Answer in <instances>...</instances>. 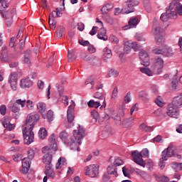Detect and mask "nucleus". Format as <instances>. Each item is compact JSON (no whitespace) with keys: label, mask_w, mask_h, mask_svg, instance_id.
<instances>
[{"label":"nucleus","mask_w":182,"mask_h":182,"mask_svg":"<svg viewBox=\"0 0 182 182\" xmlns=\"http://www.w3.org/2000/svg\"><path fill=\"white\" fill-rule=\"evenodd\" d=\"M152 70L155 75H160L163 72V68H164V60L160 57L154 58V62L151 65Z\"/></svg>","instance_id":"obj_4"},{"label":"nucleus","mask_w":182,"mask_h":182,"mask_svg":"<svg viewBox=\"0 0 182 182\" xmlns=\"http://www.w3.org/2000/svg\"><path fill=\"white\" fill-rule=\"evenodd\" d=\"M173 55H174V53L173 52L171 47L168 46H164V53L162 56L165 58H171Z\"/></svg>","instance_id":"obj_20"},{"label":"nucleus","mask_w":182,"mask_h":182,"mask_svg":"<svg viewBox=\"0 0 182 182\" xmlns=\"http://www.w3.org/2000/svg\"><path fill=\"white\" fill-rule=\"evenodd\" d=\"M95 99H98V101L102 102V105L101 107H106V99L105 98V96H103V94L100 92H96L94 95Z\"/></svg>","instance_id":"obj_26"},{"label":"nucleus","mask_w":182,"mask_h":182,"mask_svg":"<svg viewBox=\"0 0 182 182\" xmlns=\"http://www.w3.org/2000/svg\"><path fill=\"white\" fill-rule=\"evenodd\" d=\"M73 110V106L70 105L68 107V109L67 111V117H68V120L69 123H72V122H73V120H75V116H73V114H72Z\"/></svg>","instance_id":"obj_28"},{"label":"nucleus","mask_w":182,"mask_h":182,"mask_svg":"<svg viewBox=\"0 0 182 182\" xmlns=\"http://www.w3.org/2000/svg\"><path fill=\"white\" fill-rule=\"evenodd\" d=\"M107 173L113 176L114 178L117 177V168L113 164L109 165L107 168Z\"/></svg>","instance_id":"obj_22"},{"label":"nucleus","mask_w":182,"mask_h":182,"mask_svg":"<svg viewBox=\"0 0 182 182\" xmlns=\"http://www.w3.org/2000/svg\"><path fill=\"white\" fill-rule=\"evenodd\" d=\"M31 53V50H28L24 53V63H27V65L31 63V59L29 58Z\"/></svg>","instance_id":"obj_42"},{"label":"nucleus","mask_w":182,"mask_h":182,"mask_svg":"<svg viewBox=\"0 0 182 182\" xmlns=\"http://www.w3.org/2000/svg\"><path fill=\"white\" fill-rule=\"evenodd\" d=\"M113 6L112 4H107L101 9V11L102 14H108L110 9H113Z\"/></svg>","instance_id":"obj_34"},{"label":"nucleus","mask_w":182,"mask_h":182,"mask_svg":"<svg viewBox=\"0 0 182 182\" xmlns=\"http://www.w3.org/2000/svg\"><path fill=\"white\" fill-rule=\"evenodd\" d=\"M155 103L159 107H163V106H164V103H163V101L161 100V97L160 96H158V97L155 100Z\"/></svg>","instance_id":"obj_58"},{"label":"nucleus","mask_w":182,"mask_h":182,"mask_svg":"<svg viewBox=\"0 0 182 182\" xmlns=\"http://www.w3.org/2000/svg\"><path fill=\"white\" fill-rule=\"evenodd\" d=\"M33 129L28 127H25L23 131V142L25 144H31L33 143L35 139V134Z\"/></svg>","instance_id":"obj_5"},{"label":"nucleus","mask_w":182,"mask_h":182,"mask_svg":"<svg viewBox=\"0 0 182 182\" xmlns=\"http://www.w3.org/2000/svg\"><path fill=\"white\" fill-rule=\"evenodd\" d=\"M115 167H119V166H123V160L120 157H115L113 164Z\"/></svg>","instance_id":"obj_46"},{"label":"nucleus","mask_w":182,"mask_h":182,"mask_svg":"<svg viewBox=\"0 0 182 182\" xmlns=\"http://www.w3.org/2000/svg\"><path fill=\"white\" fill-rule=\"evenodd\" d=\"M161 20L163 21V22H167L168 19H170L169 15L167 14V9L166 13H164L161 15Z\"/></svg>","instance_id":"obj_57"},{"label":"nucleus","mask_w":182,"mask_h":182,"mask_svg":"<svg viewBox=\"0 0 182 182\" xmlns=\"http://www.w3.org/2000/svg\"><path fill=\"white\" fill-rule=\"evenodd\" d=\"M155 41L159 44L164 43V36L163 34L155 36Z\"/></svg>","instance_id":"obj_52"},{"label":"nucleus","mask_w":182,"mask_h":182,"mask_svg":"<svg viewBox=\"0 0 182 182\" xmlns=\"http://www.w3.org/2000/svg\"><path fill=\"white\" fill-rule=\"evenodd\" d=\"M132 49H134V50H136L137 43L132 41H126L124 44V52L125 53H130Z\"/></svg>","instance_id":"obj_11"},{"label":"nucleus","mask_w":182,"mask_h":182,"mask_svg":"<svg viewBox=\"0 0 182 182\" xmlns=\"http://www.w3.org/2000/svg\"><path fill=\"white\" fill-rule=\"evenodd\" d=\"M63 103H64L65 106L69 105V97L66 95L62 97Z\"/></svg>","instance_id":"obj_61"},{"label":"nucleus","mask_w":182,"mask_h":182,"mask_svg":"<svg viewBox=\"0 0 182 182\" xmlns=\"http://www.w3.org/2000/svg\"><path fill=\"white\" fill-rule=\"evenodd\" d=\"M9 108L14 113L13 116L14 119H18V117H19V115L21 114V109L18 107V105H16V104H14V102L11 101L9 104Z\"/></svg>","instance_id":"obj_12"},{"label":"nucleus","mask_w":182,"mask_h":182,"mask_svg":"<svg viewBox=\"0 0 182 182\" xmlns=\"http://www.w3.org/2000/svg\"><path fill=\"white\" fill-rule=\"evenodd\" d=\"M129 26H125L124 27V31L127 29H130V28H136L139 25V18L137 17H132L129 22Z\"/></svg>","instance_id":"obj_15"},{"label":"nucleus","mask_w":182,"mask_h":182,"mask_svg":"<svg viewBox=\"0 0 182 182\" xmlns=\"http://www.w3.org/2000/svg\"><path fill=\"white\" fill-rule=\"evenodd\" d=\"M14 12H15L14 10H12L10 12H6L4 14V12H1V14L3 15V18H6V23L7 25V26H11V25H12V18H14V16L12 15V14H14Z\"/></svg>","instance_id":"obj_14"},{"label":"nucleus","mask_w":182,"mask_h":182,"mask_svg":"<svg viewBox=\"0 0 182 182\" xmlns=\"http://www.w3.org/2000/svg\"><path fill=\"white\" fill-rule=\"evenodd\" d=\"M174 150L176 149L173 145H170L166 149H164L162 151V160H168L170 157H174L176 156Z\"/></svg>","instance_id":"obj_8"},{"label":"nucleus","mask_w":182,"mask_h":182,"mask_svg":"<svg viewBox=\"0 0 182 182\" xmlns=\"http://www.w3.org/2000/svg\"><path fill=\"white\" fill-rule=\"evenodd\" d=\"M139 70L140 72H141V73H144L147 76H153V75H156V73H154V70H153L151 66V70L147 67H144V68H140Z\"/></svg>","instance_id":"obj_23"},{"label":"nucleus","mask_w":182,"mask_h":182,"mask_svg":"<svg viewBox=\"0 0 182 182\" xmlns=\"http://www.w3.org/2000/svg\"><path fill=\"white\" fill-rule=\"evenodd\" d=\"M57 151L58 144H56L55 134H53L49 138V146H44L42 149V151L44 154V156H43V163H44L46 166H52V157H53Z\"/></svg>","instance_id":"obj_2"},{"label":"nucleus","mask_w":182,"mask_h":182,"mask_svg":"<svg viewBox=\"0 0 182 182\" xmlns=\"http://www.w3.org/2000/svg\"><path fill=\"white\" fill-rule=\"evenodd\" d=\"M27 154V159H29L30 160H33V157H35V151L32 149H28Z\"/></svg>","instance_id":"obj_55"},{"label":"nucleus","mask_w":182,"mask_h":182,"mask_svg":"<svg viewBox=\"0 0 182 182\" xmlns=\"http://www.w3.org/2000/svg\"><path fill=\"white\" fill-rule=\"evenodd\" d=\"M98 39L101 41H107V36H106V28H101L97 35Z\"/></svg>","instance_id":"obj_25"},{"label":"nucleus","mask_w":182,"mask_h":182,"mask_svg":"<svg viewBox=\"0 0 182 182\" xmlns=\"http://www.w3.org/2000/svg\"><path fill=\"white\" fill-rule=\"evenodd\" d=\"M37 110L38 113L43 116V114L46 112V104L45 102H38L37 104Z\"/></svg>","instance_id":"obj_27"},{"label":"nucleus","mask_w":182,"mask_h":182,"mask_svg":"<svg viewBox=\"0 0 182 182\" xmlns=\"http://www.w3.org/2000/svg\"><path fill=\"white\" fill-rule=\"evenodd\" d=\"M0 113L3 116H5V114H6V106L5 105L0 106Z\"/></svg>","instance_id":"obj_62"},{"label":"nucleus","mask_w":182,"mask_h":182,"mask_svg":"<svg viewBox=\"0 0 182 182\" xmlns=\"http://www.w3.org/2000/svg\"><path fill=\"white\" fill-rule=\"evenodd\" d=\"M41 119V115L38 114V112H33L29 114L26 120V127L28 129H33L35 127V124L39 122Z\"/></svg>","instance_id":"obj_3"},{"label":"nucleus","mask_w":182,"mask_h":182,"mask_svg":"<svg viewBox=\"0 0 182 182\" xmlns=\"http://www.w3.org/2000/svg\"><path fill=\"white\" fill-rule=\"evenodd\" d=\"M65 164H67L66 159L65 158L60 157L58 159V162L56 164L55 168H60V167H62V166H65Z\"/></svg>","instance_id":"obj_41"},{"label":"nucleus","mask_w":182,"mask_h":182,"mask_svg":"<svg viewBox=\"0 0 182 182\" xmlns=\"http://www.w3.org/2000/svg\"><path fill=\"white\" fill-rule=\"evenodd\" d=\"M132 170H133V171L136 173V174H138V176H141V177H142V178H144V180H146V181H149L150 180V178H151L150 175H149L147 173H146V171L139 169L137 168H134Z\"/></svg>","instance_id":"obj_17"},{"label":"nucleus","mask_w":182,"mask_h":182,"mask_svg":"<svg viewBox=\"0 0 182 182\" xmlns=\"http://www.w3.org/2000/svg\"><path fill=\"white\" fill-rule=\"evenodd\" d=\"M110 173H104L102 176V182H112L114 176H110Z\"/></svg>","instance_id":"obj_37"},{"label":"nucleus","mask_w":182,"mask_h":182,"mask_svg":"<svg viewBox=\"0 0 182 182\" xmlns=\"http://www.w3.org/2000/svg\"><path fill=\"white\" fill-rule=\"evenodd\" d=\"M132 156L136 164H138L144 168L146 167V163H144V161L143 160V154H141V153L139 152L137 150L133 151L132 152Z\"/></svg>","instance_id":"obj_6"},{"label":"nucleus","mask_w":182,"mask_h":182,"mask_svg":"<svg viewBox=\"0 0 182 182\" xmlns=\"http://www.w3.org/2000/svg\"><path fill=\"white\" fill-rule=\"evenodd\" d=\"M103 56L107 59H110L112 58V50L107 47L105 48L103 50Z\"/></svg>","instance_id":"obj_40"},{"label":"nucleus","mask_w":182,"mask_h":182,"mask_svg":"<svg viewBox=\"0 0 182 182\" xmlns=\"http://www.w3.org/2000/svg\"><path fill=\"white\" fill-rule=\"evenodd\" d=\"M0 59L1 62H4V63H9V62H11V58H9V55L6 51H4L1 53Z\"/></svg>","instance_id":"obj_29"},{"label":"nucleus","mask_w":182,"mask_h":182,"mask_svg":"<svg viewBox=\"0 0 182 182\" xmlns=\"http://www.w3.org/2000/svg\"><path fill=\"white\" fill-rule=\"evenodd\" d=\"M91 116L94 119L95 122H97V119H99V112L94 109L91 112Z\"/></svg>","instance_id":"obj_59"},{"label":"nucleus","mask_w":182,"mask_h":182,"mask_svg":"<svg viewBox=\"0 0 182 182\" xmlns=\"http://www.w3.org/2000/svg\"><path fill=\"white\" fill-rule=\"evenodd\" d=\"M170 6H171V3L170 4L168 9H167V14L169 15V19H176V18H177V13L176 12L177 9H172Z\"/></svg>","instance_id":"obj_24"},{"label":"nucleus","mask_w":182,"mask_h":182,"mask_svg":"<svg viewBox=\"0 0 182 182\" xmlns=\"http://www.w3.org/2000/svg\"><path fill=\"white\" fill-rule=\"evenodd\" d=\"M118 93L119 90H117V87H115L112 91L111 100H116Z\"/></svg>","instance_id":"obj_54"},{"label":"nucleus","mask_w":182,"mask_h":182,"mask_svg":"<svg viewBox=\"0 0 182 182\" xmlns=\"http://www.w3.org/2000/svg\"><path fill=\"white\" fill-rule=\"evenodd\" d=\"M68 62H73L76 58V53L73 50H68Z\"/></svg>","instance_id":"obj_31"},{"label":"nucleus","mask_w":182,"mask_h":182,"mask_svg":"<svg viewBox=\"0 0 182 182\" xmlns=\"http://www.w3.org/2000/svg\"><path fill=\"white\" fill-rule=\"evenodd\" d=\"M11 86V90L16 92L18 90V81L9 82Z\"/></svg>","instance_id":"obj_53"},{"label":"nucleus","mask_w":182,"mask_h":182,"mask_svg":"<svg viewBox=\"0 0 182 182\" xmlns=\"http://www.w3.org/2000/svg\"><path fill=\"white\" fill-rule=\"evenodd\" d=\"M1 123L4 127H8L9 124H11V119L9 118V117H4L1 119Z\"/></svg>","instance_id":"obj_47"},{"label":"nucleus","mask_w":182,"mask_h":182,"mask_svg":"<svg viewBox=\"0 0 182 182\" xmlns=\"http://www.w3.org/2000/svg\"><path fill=\"white\" fill-rule=\"evenodd\" d=\"M172 103L176 106V107L179 109L180 107H182V93L173 97Z\"/></svg>","instance_id":"obj_21"},{"label":"nucleus","mask_w":182,"mask_h":182,"mask_svg":"<svg viewBox=\"0 0 182 182\" xmlns=\"http://www.w3.org/2000/svg\"><path fill=\"white\" fill-rule=\"evenodd\" d=\"M14 105H16V106H18V105H19L21 106V107H25V103H26V100L23 99V100H16L15 102H14Z\"/></svg>","instance_id":"obj_51"},{"label":"nucleus","mask_w":182,"mask_h":182,"mask_svg":"<svg viewBox=\"0 0 182 182\" xmlns=\"http://www.w3.org/2000/svg\"><path fill=\"white\" fill-rule=\"evenodd\" d=\"M49 26L51 29L55 31V29L56 28V21L53 20L50 21V19H49Z\"/></svg>","instance_id":"obj_60"},{"label":"nucleus","mask_w":182,"mask_h":182,"mask_svg":"<svg viewBox=\"0 0 182 182\" xmlns=\"http://www.w3.org/2000/svg\"><path fill=\"white\" fill-rule=\"evenodd\" d=\"M172 168H174L176 171H181L182 170V163L173 162L172 165Z\"/></svg>","instance_id":"obj_49"},{"label":"nucleus","mask_w":182,"mask_h":182,"mask_svg":"<svg viewBox=\"0 0 182 182\" xmlns=\"http://www.w3.org/2000/svg\"><path fill=\"white\" fill-rule=\"evenodd\" d=\"M48 136V132L46 131V129L45 128H41L38 131V137L39 139H45Z\"/></svg>","instance_id":"obj_38"},{"label":"nucleus","mask_w":182,"mask_h":182,"mask_svg":"<svg viewBox=\"0 0 182 182\" xmlns=\"http://www.w3.org/2000/svg\"><path fill=\"white\" fill-rule=\"evenodd\" d=\"M45 173L48 178H55V171L53 170V165L52 166H46V171Z\"/></svg>","instance_id":"obj_19"},{"label":"nucleus","mask_w":182,"mask_h":182,"mask_svg":"<svg viewBox=\"0 0 182 182\" xmlns=\"http://www.w3.org/2000/svg\"><path fill=\"white\" fill-rule=\"evenodd\" d=\"M170 8L172 9L176 8L179 15L182 16V4L177 0H173L171 3Z\"/></svg>","instance_id":"obj_16"},{"label":"nucleus","mask_w":182,"mask_h":182,"mask_svg":"<svg viewBox=\"0 0 182 182\" xmlns=\"http://www.w3.org/2000/svg\"><path fill=\"white\" fill-rule=\"evenodd\" d=\"M164 50V46H163L162 47H155L152 50V52L154 55H161V56H163Z\"/></svg>","instance_id":"obj_35"},{"label":"nucleus","mask_w":182,"mask_h":182,"mask_svg":"<svg viewBox=\"0 0 182 182\" xmlns=\"http://www.w3.org/2000/svg\"><path fill=\"white\" fill-rule=\"evenodd\" d=\"M88 51L90 52V53H95L96 52V48H95V46H93V45H89L88 46Z\"/></svg>","instance_id":"obj_64"},{"label":"nucleus","mask_w":182,"mask_h":182,"mask_svg":"<svg viewBox=\"0 0 182 182\" xmlns=\"http://www.w3.org/2000/svg\"><path fill=\"white\" fill-rule=\"evenodd\" d=\"M152 33L154 36L163 35V28L160 26H155L152 30Z\"/></svg>","instance_id":"obj_30"},{"label":"nucleus","mask_w":182,"mask_h":182,"mask_svg":"<svg viewBox=\"0 0 182 182\" xmlns=\"http://www.w3.org/2000/svg\"><path fill=\"white\" fill-rule=\"evenodd\" d=\"M119 76V72L114 69H110L108 71V77H117Z\"/></svg>","instance_id":"obj_45"},{"label":"nucleus","mask_w":182,"mask_h":182,"mask_svg":"<svg viewBox=\"0 0 182 182\" xmlns=\"http://www.w3.org/2000/svg\"><path fill=\"white\" fill-rule=\"evenodd\" d=\"M32 85H33V82L29 78L23 79L20 82V87L21 89L31 87Z\"/></svg>","instance_id":"obj_18"},{"label":"nucleus","mask_w":182,"mask_h":182,"mask_svg":"<svg viewBox=\"0 0 182 182\" xmlns=\"http://www.w3.org/2000/svg\"><path fill=\"white\" fill-rule=\"evenodd\" d=\"M86 131L84 128H80L78 131L74 130V134L73 136L69 137V133L66 131H63L60 133V138L64 144L70 147L71 150H77L80 151L79 145L82 144V139L85 137Z\"/></svg>","instance_id":"obj_1"},{"label":"nucleus","mask_w":182,"mask_h":182,"mask_svg":"<svg viewBox=\"0 0 182 182\" xmlns=\"http://www.w3.org/2000/svg\"><path fill=\"white\" fill-rule=\"evenodd\" d=\"M64 32H65V28H63V26H58L55 32L56 38H58V39H60V38L63 36Z\"/></svg>","instance_id":"obj_33"},{"label":"nucleus","mask_w":182,"mask_h":182,"mask_svg":"<svg viewBox=\"0 0 182 182\" xmlns=\"http://www.w3.org/2000/svg\"><path fill=\"white\" fill-rule=\"evenodd\" d=\"M139 99H140V100H142L143 102H148L149 95H147V92L144 91H141L139 93Z\"/></svg>","instance_id":"obj_36"},{"label":"nucleus","mask_w":182,"mask_h":182,"mask_svg":"<svg viewBox=\"0 0 182 182\" xmlns=\"http://www.w3.org/2000/svg\"><path fill=\"white\" fill-rule=\"evenodd\" d=\"M134 118L133 117H130V118H127L125 119L122 121V124H124L125 126H127V127H129V126L134 123Z\"/></svg>","instance_id":"obj_43"},{"label":"nucleus","mask_w":182,"mask_h":182,"mask_svg":"<svg viewBox=\"0 0 182 182\" xmlns=\"http://www.w3.org/2000/svg\"><path fill=\"white\" fill-rule=\"evenodd\" d=\"M79 43L82 46H89L90 45V43H89L88 41H83V40H80Z\"/></svg>","instance_id":"obj_63"},{"label":"nucleus","mask_w":182,"mask_h":182,"mask_svg":"<svg viewBox=\"0 0 182 182\" xmlns=\"http://www.w3.org/2000/svg\"><path fill=\"white\" fill-rule=\"evenodd\" d=\"M139 129L141 130H143L144 132H153L154 130L153 127L147 126L144 123H142L141 124L139 125Z\"/></svg>","instance_id":"obj_39"},{"label":"nucleus","mask_w":182,"mask_h":182,"mask_svg":"<svg viewBox=\"0 0 182 182\" xmlns=\"http://www.w3.org/2000/svg\"><path fill=\"white\" fill-rule=\"evenodd\" d=\"M139 59L141 60V65H144V66H147L150 65V61L149 58V54L147 52L144 50H141L139 52Z\"/></svg>","instance_id":"obj_13"},{"label":"nucleus","mask_w":182,"mask_h":182,"mask_svg":"<svg viewBox=\"0 0 182 182\" xmlns=\"http://www.w3.org/2000/svg\"><path fill=\"white\" fill-rule=\"evenodd\" d=\"M86 176H89L90 177L95 178L97 177L99 174V168L95 164L90 165L86 167Z\"/></svg>","instance_id":"obj_10"},{"label":"nucleus","mask_w":182,"mask_h":182,"mask_svg":"<svg viewBox=\"0 0 182 182\" xmlns=\"http://www.w3.org/2000/svg\"><path fill=\"white\" fill-rule=\"evenodd\" d=\"M42 116L43 119H47L48 122L53 121V111L52 110H48L46 114L44 113Z\"/></svg>","instance_id":"obj_32"},{"label":"nucleus","mask_w":182,"mask_h":182,"mask_svg":"<svg viewBox=\"0 0 182 182\" xmlns=\"http://www.w3.org/2000/svg\"><path fill=\"white\" fill-rule=\"evenodd\" d=\"M85 85H90L91 89H93V86H95V78L93 77H89L85 81Z\"/></svg>","instance_id":"obj_50"},{"label":"nucleus","mask_w":182,"mask_h":182,"mask_svg":"<svg viewBox=\"0 0 182 182\" xmlns=\"http://www.w3.org/2000/svg\"><path fill=\"white\" fill-rule=\"evenodd\" d=\"M139 0H127L125 3V14H132L134 11V7L139 5Z\"/></svg>","instance_id":"obj_9"},{"label":"nucleus","mask_w":182,"mask_h":182,"mask_svg":"<svg viewBox=\"0 0 182 182\" xmlns=\"http://www.w3.org/2000/svg\"><path fill=\"white\" fill-rule=\"evenodd\" d=\"M9 82H18V73H11L9 75Z\"/></svg>","instance_id":"obj_48"},{"label":"nucleus","mask_w":182,"mask_h":182,"mask_svg":"<svg viewBox=\"0 0 182 182\" xmlns=\"http://www.w3.org/2000/svg\"><path fill=\"white\" fill-rule=\"evenodd\" d=\"M31 160L29 158H24L22 159V167H28L31 168Z\"/></svg>","instance_id":"obj_44"},{"label":"nucleus","mask_w":182,"mask_h":182,"mask_svg":"<svg viewBox=\"0 0 182 182\" xmlns=\"http://www.w3.org/2000/svg\"><path fill=\"white\" fill-rule=\"evenodd\" d=\"M166 114L170 117H173V119H178L180 113L178 112V107H176L173 103L168 105V111Z\"/></svg>","instance_id":"obj_7"},{"label":"nucleus","mask_w":182,"mask_h":182,"mask_svg":"<svg viewBox=\"0 0 182 182\" xmlns=\"http://www.w3.org/2000/svg\"><path fill=\"white\" fill-rule=\"evenodd\" d=\"M80 57L83 59V60H85L86 62H89V60H92V58L87 55V53L83 52L81 53Z\"/></svg>","instance_id":"obj_56"}]
</instances>
